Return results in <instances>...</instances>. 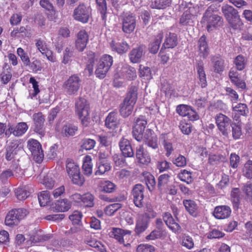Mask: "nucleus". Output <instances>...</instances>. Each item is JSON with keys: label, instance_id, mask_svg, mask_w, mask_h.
I'll return each instance as SVG.
<instances>
[{"label": "nucleus", "instance_id": "1", "mask_svg": "<svg viewBox=\"0 0 252 252\" xmlns=\"http://www.w3.org/2000/svg\"><path fill=\"white\" fill-rule=\"evenodd\" d=\"M87 56L88 63L86 70L88 71L90 75L93 74L94 65L95 62H96L95 74L97 78L103 79L106 76L107 73L113 64V60L112 57L108 55H104L97 61L96 55L90 51L87 52Z\"/></svg>", "mask_w": 252, "mask_h": 252}, {"label": "nucleus", "instance_id": "2", "mask_svg": "<svg viewBox=\"0 0 252 252\" xmlns=\"http://www.w3.org/2000/svg\"><path fill=\"white\" fill-rule=\"evenodd\" d=\"M217 11V8L214 4L211 5L206 10L202 17V22L206 23V29L208 32L222 25V18L214 12Z\"/></svg>", "mask_w": 252, "mask_h": 252}, {"label": "nucleus", "instance_id": "3", "mask_svg": "<svg viewBox=\"0 0 252 252\" xmlns=\"http://www.w3.org/2000/svg\"><path fill=\"white\" fill-rule=\"evenodd\" d=\"M221 11L230 26L238 30L243 25L238 11L233 6L226 4L221 7Z\"/></svg>", "mask_w": 252, "mask_h": 252}, {"label": "nucleus", "instance_id": "4", "mask_svg": "<svg viewBox=\"0 0 252 252\" xmlns=\"http://www.w3.org/2000/svg\"><path fill=\"white\" fill-rule=\"evenodd\" d=\"M66 170L68 176L74 184L79 186L84 184L85 179L80 173L79 166L70 159H67L66 161Z\"/></svg>", "mask_w": 252, "mask_h": 252}, {"label": "nucleus", "instance_id": "5", "mask_svg": "<svg viewBox=\"0 0 252 252\" xmlns=\"http://www.w3.org/2000/svg\"><path fill=\"white\" fill-rule=\"evenodd\" d=\"M76 112L84 126H88L90 118V107L87 100L82 97L79 98L75 103Z\"/></svg>", "mask_w": 252, "mask_h": 252}, {"label": "nucleus", "instance_id": "6", "mask_svg": "<svg viewBox=\"0 0 252 252\" xmlns=\"http://www.w3.org/2000/svg\"><path fill=\"white\" fill-rule=\"evenodd\" d=\"M82 80L76 74L70 76L63 83V88L69 95H76L80 89Z\"/></svg>", "mask_w": 252, "mask_h": 252}, {"label": "nucleus", "instance_id": "7", "mask_svg": "<svg viewBox=\"0 0 252 252\" xmlns=\"http://www.w3.org/2000/svg\"><path fill=\"white\" fill-rule=\"evenodd\" d=\"M198 8L197 5L194 6L192 3H188V9L183 13L180 19V24L181 26H192Z\"/></svg>", "mask_w": 252, "mask_h": 252}, {"label": "nucleus", "instance_id": "8", "mask_svg": "<svg viewBox=\"0 0 252 252\" xmlns=\"http://www.w3.org/2000/svg\"><path fill=\"white\" fill-rule=\"evenodd\" d=\"M28 147L33 159L37 163L41 162L44 158V154L40 143L37 140L32 139L28 141Z\"/></svg>", "mask_w": 252, "mask_h": 252}, {"label": "nucleus", "instance_id": "9", "mask_svg": "<svg viewBox=\"0 0 252 252\" xmlns=\"http://www.w3.org/2000/svg\"><path fill=\"white\" fill-rule=\"evenodd\" d=\"M91 14V8L84 3L80 4L73 12V16L75 20L84 23L88 22Z\"/></svg>", "mask_w": 252, "mask_h": 252}, {"label": "nucleus", "instance_id": "10", "mask_svg": "<svg viewBox=\"0 0 252 252\" xmlns=\"http://www.w3.org/2000/svg\"><path fill=\"white\" fill-rule=\"evenodd\" d=\"M215 120L217 127L222 134L228 136L230 132L231 120L227 116L219 113L216 115Z\"/></svg>", "mask_w": 252, "mask_h": 252}, {"label": "nucleus", "instance_id": "11", "mask_svg": "<svg viewBox=\"0 0 252 252\" xmlns=\"http://www.w3.org/2000/svg\"><path fill=\"white\" fill-rule=\"evenodd\" d=\"M147 122L145 118L143 116H140L137 118L135 122L134 126L133 127V136L138 141H141L143 139V135Z\"/></svg>", "mask_w": 252, "mask_h": 252}, {"label": "nucleus", "instance_id": "12", "mask_svg": "<svg viewBox=\"0 0 252 252\" xmlns=\"http://www.w3.org/2000/svg\"><path fill=\"white\" fill-rule=\"evenodd\" d=\"M122 29L126 33L132 32L136 27V17L132 14L126 13L122 18Z\"/></svg>", "mask_w": 252, "mask_h": 252}, {"label": "nucleus", "instance_id": "13", "mask_svg": "<svg viewBox=\"0 0 252 252\" xmlns=\"http://www.w3.org/2000/svg\"><path fill=\"white\" fill-rule=\"evenodd\" d=\"M144 186L140 184L134 186L131 190L133 203L138 208H142L144 205Z\"/></svg>", "mask_w": 252, "mask_h": 252}, {"label": "nucleus", "instance_id": "14", "mask_svg": "<svg viewBox=\"0 0 252 252\" xmlns=\"http://www.w3.org/2000/svg\"><path fill=\"white\" fill-rule=\"evenodd\" d=\"M150 217L148 214L144 213L138 215L136 222L134 231L137 235H140L148 228Z\"/></svg>", "mask_w": 252, "mask_h": 252}, {"label": "nucleus", "instance_id": "15", "mask_svg": "<svg viewBox=\"0 0 252 252\" xmlns=\"http://www.w3.org/2000/svg\"><path fill=\"white\" fill-rule=\"evenodd\" d=\"M32 119L34 123L33 130L38 133L41 136L45 134L44 130L45 118L41 112L34 113L32 115Z\"/></svg>", "mask_w": 252, "mask_h": 252}, {"label": "nucleus", "instance_id": "16", "mask_svg": "<svg viewBox=\"0 0 252 252\" xmlns=\"http://www.w3.org/2000/svg\"><path fill=\"white\" fill-rule=\"evenodd\" d=\"M143 139L145 144L149 147L157 152L159 150L158 140L157 136L151 129L146 130L144 135H143Z\"/></svg>", "mask_w": 252, "mask_h": 252}, {"label": "nucleus", "instance_id": "17", "mask_svg": "<svg viewBox=\"0 0 252 252\" xmlns=\"http://www.w3.org/2000/svg\"><path fill=\"white\" fill-rule=\"evenodd\" d=\"M19 145L17 140H13L5 147V158L7 161L15 160L14 158L20 149Z\"/></svg>", "mask_w": 252, "mask_h": 252}, {"label": "nucleus", "instance_id": "18", "mask_svg": "<svg viewBox=\"0 0 252 252\" xmlns=\"http://www.w3.org/2000/svg\"><path fill=\"white\" fill-rule=\"evenodd\" d=\"M89 35L85 30L80 31L77 34L75 42V48L79 52H82L86 47L88 42Z\"/></svg>", "mask_w": 252, "mask_h": 252}, {"label": "nucleus", "instance_id": "19", "mask_svg": "<svg viewBox=\"0 0 252 252\" xmlns=\"http://www.w3.org/2000/svg\"><path fill=\"white\" fill-rule=\"evenodd\" d=\"M231 213V210L228 206L221 205L215 208L213 216L217 219H224L228 218Z\"/></svg>", "mask_w": 252, "mask_h": 252}, {"label": "nucleus", "instance_id": "20", "mask_svg": "<svg viewBox=\"0 0 252 252\" xmlns=\"http://www.w3.org/2000/svg\"><path fill=\"white\" fill-rule=\"evenodd\" d=\"M136 156L138 162L141 164L147 165L151 161L150 156L141 145L137 147Z\"/></svg>", "mask_w": 252, "mask_h": 252}, {"label": "nucleus", "instance_id": "21", "mask_svg": "<svg viewBox=\"0 0 252 252\" xmlns=\"http://www.w3.org/2000/svg\"><path fill=\"white\" fill-rule=\"evenodd\" d=\"M119 146L122 153L125 157H132L134 153L129 141L125 138H122L119 142Z\"/></svg>", "mask_w": 252, "mask_h": 252}, {"label": "nucleus", "instance_id": "22", "mask_svg": "<svg viewBox=\"0 0 252 252\" xmlns=\"http://www.w3.org/2000/svg\"><path fill=\"white\" fill-rule=\"evenodd\" d=\"M144 46H140L133 49L129 54V59L132 63L140 62L144 55Z\"/></svg>", "mask_w": 252, "mask_h": 252}, {"label": "nucleus", "instance_id": "23", "mask_svg": "<svg viewBox=\"0 0 252 252\" xmlns=\"http://www.w3.org/2000/svg\"><path fill=\"white\" fill-rule=\"evenodd\" d=\"M198 47L199 56L203 59L206 58L209 54V48L205 35H203L200 37L198 41Z\"/></svg>", "mask_w": 252, "mask_h": 252}, {"label": "nucleus", "instance_id": "24", "mask_svg": "<svg viewBox=\"0 0 252 252\" xmlns=\"http://www.w3.org/2000/svg\"><path fill=\"white\" fill-rule=\"evenodd\" d=\"M178 44V38L177 34L174 33L169 32L166 36L164 42L163 43L161 51L163 48H173Z\"/></svg>", "mask_w": 252, "mask_h": 252}, {"label": "nucleus", "instance_id": "25", "mask_svg": "<svg viewBox=\"0 0 252 252\" xmlns=\"http://www.w3.org/2000/svg\"><path fill=\"white\" fill-rule=\"evenodd\" d=\"M121 73L124 78L129 80H133L137 76L135 69L128 64H125L122 66Z\"/></svg>", "mask_w": 252, "mask_h": 252}, {"label": "nucleus", "instance_id": "26", "mask_svg": "<svg viewBox=\"0 0 252 252\" xmlns=\"http://www.w3.org/2000/svg\"><path fill=\"white\" fill-rule=\"evenodd\" d=\"M183 205L187 211L193 217L198 216V206L194 201L191 199H185L183 200Z\"/></svg>", "mask_w": 252, "mask_h": 252}, {"label": "nucleus", "instance_id": "27", "mask_svg": "<svg viewBox=\"0 0 252 252\" xmlns=\"http://www.w3.org/2000/svg\"><path fill=\"white\" fill-rule=\"evenodd\" d=\"M163 35L162 32H159L152 40L149 46V50L150 53L155 54L158 51Z\"/></svg>", "mask_w": 252, "mask_h": 252}, {"label": "nucleus", "instance_id": "28", "mask_svg": "<svg viewBox=\"0 0 252 252\" xmlns=\"http://www.w3.org/2000/svg\"><path fill=\"white\" fill-rule=\"evenodd\" d=\"M197 72L199 81V84L202 88H205L207 85L206 77L205 71L204 70L203 63L202 62L199 61L196 66Z\"/></svg>", "mask_w": 252, "mask_h": 252}, {"label": "nucleus", "instance_id": "29", "mask_svg": "<svg viewBox=\"0 0 252 252\" xmlns=\"http://www.w3.org/2000/svg\"><path fill=\"white\" fill-rule=\"evenodd\" d=\"M163 220L167 226L173 231L177 232L181 229L180 225L175 222L170 214L165 213L163 216Z\"/></svg>", "mask_w": 252, "mask_h": 252}, {"label": "nucleus", "instance_id": "30", "mask_svg": "<svg viewBox=\"0 0 252 252\" xmlns=\"http://www.w3.org/2000/svg\"><path fill=\"white\" fill-rule=\"evenodd\" d=\"M118 123L117 112H110L105 119L106 126L110 129H114L117 127Z\"/></svg>", "mask_w": 252, "mask_h": 252}, {"label": "nucleus", "instance_id": "31", "mask_svg": "<svg viewBox=\"0 0 252 252\" xmlns=\"http://www.w3.org/2000/svg\"><path fill=\"white\" fill-rule=\"evenodd\" d=\"M170 178V176L168 174H163L158 177L157 187L160 192L165 190V188L168 186Z\"/></svg>", "mask_w": 252, "mask_h": 252}, {"label": "nucleus", "instance_id": "32", "mask_svg": "<svg viewBox=\"0 0 252 252\" xmlns=\"http://www.w3.org/2000/svg\"><path fill=\"white\" fill-rule=\"evenodd\" d=\"M96 8L101 14V18L105 22L107 11V4L106 0H95Z\"/></svg>", "mask_w": 252, "mask_h": 252}, {"label": "nucleus", "instance_id": "33", "mask_svg": "<svg viewBox=\"0 0 252 252\" xmlns=\"http://www.w3.org/2000/svg\"><path fill=\"white\" fill-rule=\"evenodd\" d=\"M71 206V203L67 199H63L57 201L55 208L58 212H65L68 211Z\"/></svg>", "mask_w": 252, "mask_h": 252}, {"label": "nucleus", "instance_id": "34", "mask_svg": "<svg viewBox=\"0 0 252 252\" xmlns=\"http://www.w3.org/2000/svg\"><path fill=\"white\" fill-rule=\"evenodd\" d=\"M134 105L124 100L120 105V113L121 115L124 118H126L130 115L133 111Z\"/></svg>", "mask_w": 252, "mask_h": 252}, {"label": "nucleus", "instance_id": "35", "mask_svg": "<svg viewBox=\"0 0 252 252\" xmlns=\"http://www.w3.org/2000/svg\"><path fill=\"white\" fill-rule=\"evenodd\" d=\"M233 111L235 112V118H239L240 116H247L249 113L248 107L244 103H239L233 106Z\"/></svg>", "mask_w": 252, "mask_h": 252}, {"label": "nucleus", "instance_id": "36", "mask_svg": "<svg viewBox=\"0 0 252 252\" xmlns=\"http://www.w3.org/2000/svg\"><path fill=\"white\" fill-rule=\"evenodd\" d=\"M15 193L18 199L23 200L29 196L30 192L28 187L23 186L16 189L15 190Z\"/></svg>", "mask_w": 252, "mask_h": 252}, {"label": "nucleus", "instance_id": "37", "mask_svg": "<svg viewBox=\"0 0 252 252\" xmlns=\"http://www.w3.org/2000/svg\"><path fill=\"white\" fill-rule=\"evenodd\" d=\"M110 45L112 49L119 54L126 53L129 48V45L126 42L115 43L114 41H112Z\"/></svg>", "mask_w": 252, "mask_h": 252}, {"label": "nucleus", "instance_id": "38", "mask_svg": "<svg viewBox=\"0 0 252 252\" xmlns=\"http://www.w3.org/2000/svg\"><path fill=\"white\" fill-rule=\"evenodd\" d=\"M96 167L97 169L95 172L96 175H102L105 172L109 171L111 169L110 161L96 162Z\"/></svg>", "mask_w": 252, "mask_h": 252}, {"label": "nucleus", "instance_id": "39", "mask_svg": "<svg viewBox=\"0 0 252 252\" xmlns=\"http://www.w3.org/2000/svg\"><path fill=\"white\" fill-rule=\"evenodd\" d=\"M137 99V88L135 86H131L127 93L124 101L132 104H135Z\"/></svg>", "mask_w": 252, "mask_h": 252}, {"label": "nucleus", "instance_id": "40", "mask_svg": "<svg viewBox=\"0 0 252 252\" xmlns=\"http://www.w3.org/2000/svg\"><path fill=\"white\" fill-rule=\"evenodd\" d=\"M230 196L231 200L233 204L234 208L235 209H237L239 207L240 202V190L239 188H233L231 191Z\"/></svg>", "mask_w": 252, "mask_h": 252}, {"label": "nucleus", "instance_id": "41", "mask_svg": "<svg viewBox=\"0 0 252 252\" xmlns=\"http://www.w3.org/2000/svg\"><path fill=\"white\" fill-rule=\"evenodd\" d=\"M19 221L15 215L14 212L11 210L7 214L5 219V223L6 225L9 226H13L18 225Z\"/></svg>", "mask_w": 252, "mask_h": 252}, {"label": "nucleus", "instance_id": "42", "mask_svg": "<svg viewBox=\"0 0 252 252\" xmlns=\"http://www.w3.org/2000/svg\"><path fill=\"white\" fill-rule=\"evenodd\" d=\"M211 61L213 63L215 72L220 73L223 69L224 60L219 57H213Z\"/></svg>", "mask_w": 252, "mask_h": 252}, {"label": "nucleus", "instance_id": "43", "mask_svg": "<svg viewBox=\"0 0 252 252\" xmlns=\"http://www.w3.org/2000/svg\"><path fill=\"white\" fill-rule=\"evenodd\" d=\"M172 0H154L152 2L151 7L158 9H164L171 5Z\"/></svg>", "mask_w": 252, "mask_h": 252}, {"label": "nucleus", "instance_id": "44", "mask_svg": "<svg viewBox=\"0 0 252 252\" xmlns=\"http://www.w3.org/2000/svg\"><path fill=\"white\" fill-rule=\"evenodd\" d=\"M86 243L89 246L95 248L100 252H106L105 247L99 241L94 239H89L86 241Z\"/></svg>", "mask_w": 252, "mask_h": 252}, {"label": "nucleus", "instance_id": "45", "mask_svg": "<svg viewBox=\"0 0 252 252\" xmlns=\"http://www.w3.org/2000/svg\"><path fill=\"white\" fill-rule=\"evenodd\" d=\"M14 127V135L15 136H20L22 135L26 132L28 128L27 124L24 122L18 123L16 126Z\"/></svg>", "mask_w": 252, "mask_h": 252}, {"label": "nucleus", "instance_id": "46", "mask_svg": "<svg viewBox=\"0 0 252 252\" xmlns=\"http://www.w3.org/2000/svg\"><path fill=\"white\" fill-rule=\"evenodd\" d=\"M123 232V229H122L113 228L112 231L110 233V236L111 237L114 238L120 244H124V236L122 233Z\"/></svg>", "mask_w": 252, "mask_h": 252}, {"label": "nucleus", "instance_id": "47", "mask_svg": "<svg viewBox=\"0 0 252 252\" xmlns=\"http://www.w3.org/2000/svg\"><path fill=\"white\" fill-rule=\"evenodd\" d=\"M94 196L90 192L82 195V202L87 207H92L94 205Z\"/></svg>", "mask_w": 252, "mask_h": 252}, {"label": "nucleus", "instance_id": "48", "mask_svg": "<svg viewBox=\"0 0 252 252\" xmlns=\"http://www.w3.org/2000/svg\"><path fill=\"white\" fill-rule=\"evenodd\" d=\"M226 159V157L220 154H210L209 157V162L212 165L224 162Z\"/></svg>", "mask_w": 252, "mask_h": 252}, {"label": "nucleus", "instance_id": "49", "mask_svg": "<svg viewBox=\"0 0 252 252\" xmlns=\"http://www.w3.org/2000/svg\"><path fill=\"white\" fill-rule=\"evenodd\" d=\"M50 193L48 191H43L38 195V199L41 206H46L50 202Z\"/></svg>", "mask_w": 252, "mask_h": 252}, {"label": "nucleus", "instance_id": "50", "mask_svg": "<svg viewBox=\"0 0 252 252\" xmlns=\"http://www.w3.org/2000/svg\"><path fill=\"white\" fill-rule=\"evenodd\" d=\"M234 63L235 64L237 70H243L246 63L245 57L241 55L237 56L234 59Z\"/></svg>", "mask_w": 252, "mask_h": 252}, {"label": "nucleus", "instance_id": "51", "mask_svg": "<svg viewBox=\"0 0 252 252\" xmlns=\"http://www.w3.org/2000/svg\"><path fill=\"white\" fill-rule=\"evenodd\" d=\"M14 176H15L13 171L10 169H7L0 174V181L3 184H6L9 178Z\"/></svg>", "mask_w": 252, "mask_h": 252}, {"label": "nucleus", "instance_id": "52", "mask_svg": "<svg viewBox=\"0 0 252 252\" xmlns=\"http://www.w3.org/2000/svg\"><path fill=\"white\" fill-rule=\"evenodd\" d=\"M101 187L102 191L107 193H111L115 190L116 186L109 181H104L101 182Z\"/></svg>", "mask_w": 252, "mask_h": 252}, {"label": "nucleus", "instance_id": "53", "mask_svg": "<svg viewBox=\"0 0 252 252\" xmlns=\"http://www.w3.org/2000/svg\"><path fill=\"white\" fill-rule=\"evenodd\" d=\"M9 169L13 171L16 177L23 174L22 170L19 164V160H13Z\"/></svg>", "mask_w": 252, "mask_h": 252}, {"label": "nucleus", "instance_id": "54", "mask_svg": "<svg viewBox=\"0 0 252 252\" xmlns=\"http://www.w3.org/2000/svg\"><path fill=\"white\" fill-rule=\"evenodd\" d=\"M243 175L248 179H252V160H249L244 164Z\"/></svg>", "mask_w": 252, "mask_h": 252}, {"label": "nucleus", "instance_id": "55", "mask_svg": "<svg viewBox=\"0 0 252 252\" xmlns=\"http://www.w3.org/2000/svg\"><path fill=\"white\" fill-rule=\"evenodd\" d=\"M15 215L18 218L19 222L23 219H24L29 214V212L28 210L25 208H21L18 209H12Z\"/></svg>", "mask_w": 252, "mask_h": 252}, {"label": "nucleus", "instance_id": "56", "mask_svg": "<svg viewBox=\"0 0 252 252\" xmlns=\"http://www.w3.org/2000/svg\"><path fill=\"white\" fill-rule=\"evenodd\" d=\"M145 181L149 190L150 191H153L156 185V181L154 176L151 174H148L146 176Z\"/></svg>", "mask_w": 252, "mask_h": 252}, {"label": "nucleus", "instance_id": "57", "mask_svg": "<svg viewBox=\"0 0 252 252\" xmlns=\"http://www.w3.org/2000/svg\"><path fill=\"white\" fill-rule=\"evenodd\" d=\"M73 56V50L70 47H66L63 52V57L62 63L65 64L71 62V58Z\"/></svg>", "mask_w": 252, "mask_h": 252}, {"label": "nucleus", "instance_id": "58", "mask_svg": "<svg viewBox=\"0 0 252 252\" xmlns=\"http://www.w3.org/2000/svg\"><path fill=\"white\" fill-rule=\"evenodd\" d=\"M230 126L232 127V137L236 140L240 138L242 134L241 127L236 123L232 124Z\"/></svg>", "mask_w": 252, "mask_h": 252}, {"label": "nucleus", "instance_id": "59", "mask_svg": "<svg viewBox=\"0 0 252 252\" xmlns=\"http://www.w3.org/2000/svg\"><path fill=\"white\" fill-rule=\"evenodd\" d=\"M121 207L122 205L121 204L114 203L107 206L105 209V212L107 215L111 216Z\"/></svg>", "mask_w": 252, "mask_h": 252}, {"label": "nucleus", "instance_id": "60", "mask_svg": "<svg viewBox=\"0 0 252 252\" xmlns=\"http://www.w3.org/2000/svg\"><path fill=\"white\" fill-rule=\"evenodd\" d=\"M18 56L25 65H30V58L24 50L22 48H18L17 50Z\"/></svg>", "mask_w": 252, "mask_h": 252}, {"label": "nucleus", "instance_id": "61", "mask_svg": "<svg viewBox=\"0 0 252 252\" xmlns=\"http://www.w3.org/2000/svg\"><path fill=\"white\" fill-rule=\"evenodd\" d=\"M95 145V141L91 139H84L82 140L81 148L86 150L93 149Z\"/></svg>", "mask_w": 252, "mask_h": 252}, {"label": "nucleus", "instance_id": "62", "mask_svg": "<svg viewBox=\"0 0 252 252\" xmlns=\"http://www.w3.org/2000/svg\"><path fill=\"white\" fill-rule=\"evenodd\" d=\"M78 130V127L75 126H65L63 128V131L66 136H73Z\"/></svg>", "mask_w": 252, "mask_h": 252}, {"label": "nucleus", "instance_id": "63", "mask_svg": "<svg viewBox=\"0 0 252 252\" xmlns=\"http://www.w3.org/2000/svg\"><path fill=\"white\" fill-rule=\"evenodd\" d=\"M242 191L247 198H252V183L248 182L246 183L242 188Z\"/></svg>", "mask_w": 252, "mask_h": 252}, {"label": "nucleus", "instance_id": "64", "mask_svg": "<svg viewBox=\"0 0 252 252\" xmlns=\"http://www.w3.org/2000/svg\"><path fill=\"white\" fill-rule=\"evenodd\" d=\"M155 249L154 246L148 244H141L137 248V252H154Z\"/></svg>", "mask_w": 252, "mask_h": 252}]
</instances>
